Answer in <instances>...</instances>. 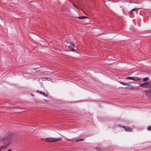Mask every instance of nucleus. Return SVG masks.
Returning a JSON list of instances; mask_svg holds the SVG:
<instances>
[{
  "label": "nucleus",
  "instance_id": "nucleus-15",
  "mask_svg": "<svg viewBox=\"0 0 151 151\" xmlns=\"http://www.w3.org/2000/svg\"><path fill=\"white\" fill-rule=\"evenodd\" d=\"M147 129L149 130H151V126H149L147 128Z\"/></svg>",
  "mask_w": 151,
  "mask_h": 151
},
{
  "label": "nucleus",
  "instance_id": "nucleus-14",
  "mask_svg": "<svg viewBox=\"0 0 151 151\" xmlns=\"http://www.w3.org/2000/svg\"><path fill=\"white\" fill-rule=\"evenodd\" d=\"M128 86V88L129 89H132L133 88V87H132V86L130 85Z\"/></svg>",
  "mask_w": 151,
  "mask_h": 151
},
{
  "label": "nucleus",
  "instance_id": "nucleus-11",
  "mask_svg": "<svg viewBox=\"0 0 151 151\" xmlns=\"http://www.w3.org/2000/svg\"><path fill=\"white\" fill-rule=\"evenodd\" d=\"M149 78H145L143 79V81H147L149 80Z\"/></svg>",
  "mask_w": 151,
  "mask_h": 151
},
{
  "label": "nucleus",
  "instance_id": "nucleus-10",
  "mask_svg": "<svg viewBox=\"0 0 151 151\" xmlns=\"http://www.w3.org/2000/svg\"><path fill=\"white\" fill-rule=\"evenodd\" d=\"M84 139H76L75 140L76 142H82V141H84Z\"/></svg>",
  "mask_w": 151,
  "mask_h": 151
},
{
  "label": "nucleus",
  "instance_id": "nucleus-2",
  "mask_svg": "<svg viewBox=\"0 0 151 151\" xmlns=\"http://www.w3.org/2000/svg\"><path fill=\"white\" fill-rule=\"evenodd\" d=\"M62 140L61 138H47L45 139V141L49 142H55Z\"/></svg>",
  "mask_w": 151,
  "mask_h": 151
},
{
  "label": "nucleus",
  "instance_id": "nucleus-3",
  "mask_svg": "<svg viewBox=\"0 0 151 151\" xmlns=\"http://www.w3.org/2000/svg\"><path fill=\"white\" fill-rule=\"evenodd\" d=\"M139 86L144 88H151V84L149 82L140 83Z\"/></svg>",
  "mask_w": 151,
  "mask_h": 151
},
{
  "label": "nucleus",
  "instance_id": "nucleus-17",
  "mask_svg": "<svg viewBox=\"0 0 151 151\" xmlns=\"http://www.w3.org/2000/svg\"><path fill=\"white\" fill-rule=\"evenodd\" d=\"M67 139L68 140H69V141H71V140H69L68 138H66V139Z\"/></svg>",
  "mask_w": 151,
  "mask_h": 151
},
{
  "label": "nucleus",
  "instance_id": "nucleus-20",
  "mask_svg": "<svg viewBox=\"0 0 151 151\" xmlns=\"http://www.w3.org/2000/svg\"><path fill=\"white\" fill-rule=\"evenodd\" d=\"M73 6H74L75 7H76V6L75 5H74V4H73Z\"/></svg>",
  "mask_w": 151,
  "mask_h": 151
},
{
  "label": "nucleus",
  "instance_id": "nucleus-7",
  "mask_svg": "<svg viewBox=\"0 0 151 151\" xmlns=\"http://www.w3.org/2000/svg\"><path fill=\"white\" fill-rule=\"evenodd\" d=\"M123 128L125 129L126 131H130L131 129V128L130 127H125L124 126L123 127Z\"/></svg>",
  "mask_w": 151,
  "mask_h": 151
},
{
  "label": "nucleus",
  "instance_id": "nucleus-9",
  "mask_svg": "<svg viewBox=\"0 0 151 151\" xmlns=\"http://www.w3.org/2000/svg\"><path fill=\"white\" fill-rule=\"evenodd\" d=\"M86 17L85 16H82L81 17H78V18L80 19H84L86 18Z\"/></svg>",
  "mask_w": 151,
  "mask_h": 151
},
{
  "label": "nucleus",
  "instance_id": "nucleus-1",
  "mask_svg": "<svg viewBox=\"0 0 151 151\" xmlns=\"http://www.w3.org/2000/svg\"><path fill=\"white\" fill-rule=\"evenodd\" d=\"M13 137V136L12 134H10L5 135L1 139V141L4 144V145L6 146L7 147L12 143Z\"/></svg>",
  "mask_w": 151,
  "mask_h": 151
},
{
  "label": "nucleus",
  "instance_id": "nucleus-5",
  "mask_svg": "<svg viewBox=\"0 0 151 151\" xmlns=\"http://www.w3.org/2000/svg\"><path fill=\"white\" fill-rule=\"evenodd\" d=\"M127 79H130L131 80H134V81H137L139 80H140L139 79H138V78L137 77H128L127 78Z\"/></svg>",
  "mask_w": 151,
  "mask_h": 151
},
{
  "label": "nucleus",
  "instance_id": "nucleus-19",
  "mask_svg": "<svg viewBox=\"0 0 151 151\" xmlns=\"http://www.w3.org/2000/svg\"><path fill=\"white\" fill-rule=\"evenodd\" d=\"M8 151H12V150L11 149L9 150Z\"/></svg>",
  "mask_w": 151,
  "mask_h": 151
},
{
  "label": "nucleus",
  "instance_id": "nucleus-6",
  "mask_svg": "<svg viewBox=\"0 0 151 151\" xmlns=\"http://www.w3.org/2000/svg\"><path fill=\"white\" fill-rule=\"evenodd\" d=\"M145 94L148 97H151V91H146Z\"/></svg>",
  "mask_w": 151,
  "mask_h": 151
},
{
  "label": "nucleus",
  "instance_id": "nucleus-13",
  "mask_svg": "<svg viewBox=\"0 0 151 151\" xmlns=\"http://www.w3.org/2000/svg\"><path fill=\"white\" fill-rule=\"evenodd\" d=\"M39 79L40 81V80L43 81V80H46V78H40Z\"/></svg>",
  "mask_w": 151,
  "mask_h": 151
},
{
  "label": "nucleus",
  "instance_id": "nucleus-4",
  "mask_svg": "<svg viewBox=\"0 0 151 151\" xmlns=\"http://www.w3.org/2000/svg\"><path fill=\"white\" fill-rule=\"evenodd\" d=\"M69 47L72 51H75L77 50V47L72 43L70 44Z\"/></svg>",
  "mask_w": 151,
  "mask_h": 151
},
{
  "label": "nucleus",
  "instance_id": "nucleus-8",
  "mask_svg": "<svg viewBox=\"0 0 151 151\" xmlns=\"http://www.w3.org/2000/svg\"><path fill=\"white\" fill-rule=\"evenodd\" d=\"M6 148V146H3L0 147V151H1L2 149H5Z\"/></svg>",
  "mask_w": 151,
  "mask_h": 151
},
{
  "label": "nucleus",
  "instance_id": "nucleus-16",
  "mask_svg": "<svg viewBox=\"0 0 151 151\" xmlns=\"http://www.w3.org/2000/svg\"><path fill=\"white\" fill-rule=\"evenodd\" d=\"M137 9H133L130 12V13H131L132 12V11L135 10Z\"/></svg>",
  "mask_w": 151,
  "mask_h": 151
},
{
  "label": "nucleus",
  "instance_id": "nucleus-12",
  "mask_svg": "<svg viewBox=\"0 0 151 151\" xmlns=\"http://www.w3.org/2000/svg\"><path fill=\"white\" fill-rule=\"evenodd\" d=\"M39 93H40L41 94H42V95L45 96H47V95H46V94L44 92H40V91H38Z\"/></svg>",
  "mask_w": 151,
  "mask_h": 151
},
{
  "label": "nucleus",
  "instance_id": "nucleus-18",
  "mask_svg": "<svg viewBox=\"0 0 151 151\" xmlns=\"http://www.w3.org/2000/svg\"><path fill=\"white\" fill-rule=\"evenodd\" d=\"M128 86H127L125 88H126L128 89Z\"/></svg>",
  "mask_w": 151,
  "mask_h": 151
},
{
  "label": "nucleus",
  "instance_id": "nucleus-21",
  "mask_svg": "<svg viewBox=\"0 0 151 151\" xmlns=\"http://www.w3.org/2000/svg\"><path fill=\"white\" fill-rule=\"evenodd\" d=\"M123 84H124V85H125V84H124V83H123Z\"/></svg>",
  "mask_w": 151,
  "mask_h": 151
}]
</instances>
